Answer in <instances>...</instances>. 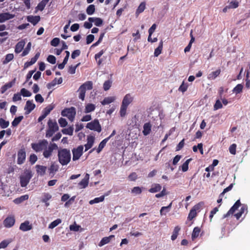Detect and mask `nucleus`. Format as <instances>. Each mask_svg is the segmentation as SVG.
I'll list each match as a JSON object with an SVG mask.
<instances>
[{"label": "nucleus", "mask_w": 250, "mask_h": 250, "mask_svg": "<svg viewBox=\"0 0 250 250\" xmlns=\"http://www.w3.org/2000/svg\"><path fill=\"white\" fill-rule=\"evenodd\" d=\"M31 146L36 152L43 151V156L47 159L52 156L54 150L58 148V146L55 143L49 145L48 142L46 139L40 140L37 143H32Z\"/></svg>", "instance_id": "nucleus-1"}, {"label": "nucleus", "mask_w": 250, "mask_h": 250, "mask_svg": "<svg viewBox=\"0 0 250 250\" xmlns=\"http://www.w3.org/2000/svg\"><path fill=\"white\" fill-rule=\"evenodd\" d=\"M58 151V161L62 165H67L71 161V151L70 149L60 148Z\"/></svg>", "instance_id": "nucleus-2"}, {"label": "nucleus", "mask_w": 250, "mask_h": 250, "mask_svg": "<svg viewBox=\"0 0 250 250\" xmlns=\"http://www.w3.org/2000/svg\"><path fill=\"white\" fill-rule=\"evenodd\" d=\"M133 101V98L130 94L128 93L124 97L120 107V114L121 116L124 117L126 114L127 107Z\"/></svg>", "instance_id": "nucleus-3"}, {"label": "nucleus", "mask_w": 250, "mask_h": 250, "mask_svg": "<svg viewBox=\"0 0 250 250\" xmlns=\"http://www.w3.org/2000/svg\"><path fill=\"white\" fill-rule=\"evenodd\" d=\"M93 88V82L92 81H88L83 83L78 90L79 92V99L83 101L84 100L86 90H91Z\"/></svg>", "instance_id": "nucleus-4"}, {"label": "nucleus", "mask_w": 250, "mask_h": 250, "mask_svg": "<svg viewBox=\"0 0 250 250\" xmlns=\"http://www.w3.org/2000/svg\"><path fill=\"white\" fill-rule=\"evenodd\" d=\"M76 113V109L74 106H71L70 108H65L61 112V115L62 116L67 117L68 120L71 122L74 120Z\"/></svg>", "instance_id": "nucleus-5"}, {"label": "nucleus", "mask_w": 250, "mask_h": 250, "mask_svg": "<svg viewBox=\"0 0 250 250\" xmlns=\"http://www.w3.org/2000/svg\"><path fill=\"white\" fill-rule=\"evenodd\" d=\"M86 127L90 130H94L100 133L102 131V126L99 123L98 119H94V120L88 123L86 125Z\"/></svg>", "instance_id": "nucleus-6"}, {"label": "nucleus", "mask_w": 250, "mask_h": 250, "mask_svg": "<svg viewBox=\"0 0 250 250\" xmlns=\"http://www.w3.org/2000/svg\"><path fill=\"white\" fill-rule=\"evenodd\" d=\"M72 160L75 161L79 160L83 152V146H79L77 148H74L72 149Z\"/></svg>", "instance_id": "nucleus-7"}, {"label": "nucleus", "mask_w": 250, "mask_h": 250, "mask_svg": "<svg viewBox=\"0 0 250 250\" xmlns=\"http://www.w3.org/2000/svg\"><path fill=\"white\" fill-rule=\"evenodd\" d=\"M26 160V150L23 147L20 148L17 152V163L19 165L23 164Z\"/></svg>", "instance_id": "nucleus-8"}, {"label": "nucleus", "mask_w": 250, "mask_h": 250, "mask_svg": "<svg viewBox=\"0 0 250 250\" xmlns=\"http://www.w3.org/2000/svg\"><path fill=\"white\" fill-rule=\"evenodd\" d=\"M32 176V175L31 172H28L25 175L21 176L20 183L22 187H25V186H27V185L29 183Z\"/></svg>", "instance_id": "nucleus-9"}, {"label": "nucleus", "mask_w": 250, "mask_h": 250, "mask_svg": "<svg viewBox=\"0 0 250 250\" xmlns=\"http://www.w3.org/2000/svg\"><path fill=\"white\" fill-rule=\"evenodd\" d=\"M240 206V200H237L235 204L232 206V207L230 208L227 214L224 215V218L228 217L229 216H230V215L233 214Z\"/></svg>", "instance_id": "nucleus-10"}, {"label": "nucleus", "mask_w": 250, "mask_h": 250, "mask_svg": "<svg viewBox=\"0 0 250 250\" xmlns=\"http://www.w3.org/2000/svg\"><path fill=\"white\" fill-rule=\"evenodd\" d=\"M201 204L202 203H199L198 204L194 206L192 209L190 210L188 215V219L189 220H192L194 217H196L197 213L196 210L200 209L201 207Z\"/></svg>", "instance_id": "nucleus-11"}, {"label": "nucleus", "mask_w": 250, "mask_h": 250, "mask_svg": "<svg viewBox=\"0 0 250 250\" xmlns=\"http://www.w3.org/2000/svg\"><path fill=\"white\" fill-rule=\"evenodd\" d=\"M15 223V218L13 216H8L5 219L4 221H3L4 226L6 228L12 227Z\"/></svg>", "instance_id": "nucleus-12"}, {"label": "nucleus", "mask_w": 250, "mask_h": 250, "mask_svg": "<svg viewBox=\"0 0 250 250\" xmlns=\"http://www.w3.org/2000/svg\"><path fill=\"white\" fill-rule=\"evenodd\" d=\"M36 107V104L33 103V101L28 100L25 103V106L24 107V110H25V114H28L32 111H33Z\"/></svg>", "instance_id": "nucleus-13"}, {"label": "nucleus", "mask_w": 250, "mask_h": 250, "mask_svg": "<svg viewBox=\"0 0 250 250\" xmlns=\"http://www.w3.org/2000/svg\"><path fill=\"white\" fill-rule=\"evenodd\" d=\"M95 137L94 136L89 135L87 137V143L84 145L85 151L91 148L94 143Z\"/></svg>", "instance_id": "nucleus-14"}, {"label": "nucleus", "mask_w": 250, "mask_h": 250, "mask_svg": "<svg viewBox=\"0 0 250 250\" xmlns=\"http://www.w3.org/2000/svg\"><path fill=\"white\" fill-rule=\"evenodd\" d=\"M32 225L28 221H25L21 224L19 229L23 231H27L32 229Z\"/></svg>", "instance_id": "nucleus-15"}, {"label": "nucleus", "mask_w": 250, "mask_h": 250, "mask_svg": "<svg viewBox=\"0 0 250 250\" xmlns=\"http://www.w3.org/2000/svg\"><path fill=\"white\" fill-rule=\"evenodd\" d=\"M15 15L9 13H1L0 14V22H3L7 20L12 19L15 17Z\"/></svg>", "instance_id": "nucleus-16"}, {"label": "nucleus", "mask_w": 250, "mask_h": 250, "mask_svg": "<svg viewBox=\"0 0 250 250\" xmlns=\"http://www.w3.org/2000/svg\"><path fill=\"white\" fill-rule=\"evenodd\" d=\"M89 174L87 173L86 174L83 179H82L78 184L81 188H85L88 186L89 183Z\"/></svg>", "instance_id": "nucleus-17"}, {"label": "nucleus", "mask_w": 250, "mask_h": 250, "mask_svg": "<svg viewBox=\"0 0 250 250\" xmlns=\"http://www.w3.org/2000/svg\"><path fill=\"white\" fill-rule=\"evenodd\" d=\"M25 44V42L24 41H21L18 42L15 47V52L16 53H19L23 49V47Z\"/></svg>", "instance_id": "nucleus-18"}, {"label": "nucleus", "mask_w": 250, "mask_h": 250, "mask_svg": "<svg viewBox=\"0 0 250 250\" xmlns=\"http://www.w3.org/2000/svg\"><path fill=\"white\" fill-rule=\"evenodd\" d=\"M48 128L50 129L53 130L55 132L58 131L59 130V126L56 122H53L51 119L48 121Z\"/></svg>", "instance_id": "nucleus-19"}, {"label": "nucleus", "mask_w": 250, "mask_h": 250, "mask_svg": "<svg viewBox=\"0 0 250 250\" xmlns=\"http://www.w3.org/2000/svg\"><path fill=\"white\" fill-rule=\"evenodd\" d=\"M36 168L38 174L41 176L44 175L47 170L46 166H42V165H37L36 166Z\"/></svg>", "instance_id": "nucleus-20"}, {"label": "nucleus", "mask_w": 250, "mask_h": 250, "mask_svg": "<svg viewBox=\"0 0 250 250\" xmlns=\"http://www.w3.org/2000/svg\"><path fill=\"white\" fill-rule=\"evenodd\" d=\"M26 19L28 21L31 22L33 25H37L40 20V17L39 16H29L27 17Z\"/></svg>", "instance_id": "nucleus-21"}, {"label": "nucleus", "mask_w": 250, "mask_h": 250, "mask_svg": "<svg viewBox=\"0 0 250 250\" xmlns=\"http://www.w3.org/2000/svg\"><path fill=\"white\" fill-rule=\"evenodd\" d=\"M88 20L90 22H94V25L96 26H101L103 23V20L100 18L90 17Z\"/></svg>", "instance_id": "nucleus-22"}, {"label": "nucleus", "mask_w": 250, "mask_h": 250, "mask_svg": "<svg viewBox=\"0 0 250 250\" xmlns=\"http://www.w3.org/2000/svg\"><path fill=\"white\" fill-rule=\"evenodd\" d=\"M114 235H110L109 236H105V237L103 238L101 240V241L99 243V246L101 247L105 245L106 244L109 243L111 239L114 238Z\"/></svg>", "instance_id": "nucleus-23"}, {"label": "nucleus", "mask_w": 250, "mask_h": 250, "mask_svg": "<svg viewBox=\"0 0 250 250\" xmlns=\"http://www.w3.org/2000/svg\"><path fill=\"white\" fill-rule=\"evenodd\" d=\"M151 125L150 123H145L143 126V133L146 136L151 132Z\"/></svg>", "instance_id": "nucleus-24"}, {"label": "nucleus", "mask_w": 250, "mask_h": 250, "mask_svg": "<svg viewBox=\"0 0 250 250\" xmlns=\"http://www.w3.org/2000/svg\"><path fill=\"white\" fill-rule=\"evenodd\" d=\"M161 189L162 186L160 184H154L149 189V192L150 193H156L160 191Z\"/></svg>", "instance_id": "nucleus-25"}, {"label": "nucleus", "mask_w": 250, "mask_h": 250, "mask_svg": "<svg viewBox=\"0 0 250 250\" xmlns=\"http://www.w3.org/2000/svg\"><path fill=\"white\" fill-rule=\"evenodd\" d=\"M15 82L12 81L9 83H6L3 86L0 88L1 93H4L8 89L11 88L14 84Z\"/></svg>", "instance_id": "nucleus-26"}, {"label": "nucleus", "mask_w": 250, "mask_h": 250, "mask_svg": "<svg viewBox=\"0 0 250 250\" xmlns=\"http://www.w3.org/2000/svg\"><path fill=\"white\" fill-rule=\"evenodd\" d=\"M108 140L109 138H105L100 143L98 147L96 149L98 153H100L103 150L104 147L106 146V143Z\"/></svg>", "instance_id": "nucleus-27"}, {"label": "nucleus", "mask_w": 250, "mask_h": 250, "mask_svg": "<svg viewBox=\"0 0 250 250\" xmlns=\"http://www.w3.org/2000/svg\"><path fill=\"white\" fill-rule=\"evenodd\" d=\"M221 70L220 69H218L217 70L212 71L211 73L208 74V79L210 80H214L216 78H217L220 74Z\"/></svg>", "instance_id": "nucleus-28"}, {"label": "nucleus", "mask_w": 250, "mask_h": 250, "mask_svg": "<svg viewBox=\"0 0 250 250\" xmlns=\"http://www.w3.org/2000/svg\"><path fill=\"white\" fill-rule=\"evenodd\" d=\"M163 41H161L159 44V46L155 48L154 52V56L155 57H158L162 53L163 51Z\"/></svg>", "instance_id": "nucleus-29"}, {"label": "nucleus", "mask_w": 250, "mask_h": 250, "mask_svg": "<svg viewBox=\"0 0 250 250\" xmlns=\"http://www.w3.org/2000/svg\"><path fill=\"white\" fill-rule=\"evenodd\" d=\"M104 52L105 51L104 50H102L94 56L95 60L97 61V64L98 65H100L102 63V60L100 59V58L104 54Z\"/></svg>", "instance_id": "nucleus-30"}, {"label": "nucleus", "mask_w": 250, "mask_h": 250, "mask_svg": "<svg viewBox=\"0 0 250 250\" xmlns=\"http://www.w3.org/2000/svg\"><path fill=\"white\" fill-rule=\"evenodd\" d=\"M59 169V165L55 162L52 163L49 168V172L54 173L58 171Z\"/></svg>", "instance_id": "nucleus-31"}, {"label": "nucleus", "mask_w": 250, "mask_h": 250, "mask_svg": "<svg viewBox=\"0 0 250 250\" xmlns=\"http://www.w3.org/2000/svg\"><path fill=\"white\" fill-rule=\"evenodd\" d=\"M181 230V228L179 226H176L174 228V229L173 230V233H172L171 235V240L174 241L178 237V235L179 234V232Z\"/></svg>", "instance_id": "nucleus-32"}, {"label": "nucleus", "mask_w": 250, "mask_h": 250, "mask_svg": "<svg viewBox=\"0 0 250 250\" xmlns=\"http://www.w3.org/2000/svg\"><path fill=\"white\" fill-rule=\"evenodd\" d=\"M200 231L201 229L199 227H196L194 229L191 234L192 240H194V239H196V238L198 237Z\"/></svg>", "instance_id": "nucleus-33"}, {"label": "nucleus", "mask_w": 250, "mask_h": 250, "mask_svg": "<svg viewBox=\"0 0 250 250\" xmlns=\"http://www.w3.org/2000/svg\"><path fill=\"white\" fill-rule=\"evenodd\" d=\"M95 109V105L93 104H88L85 106L84 112L89 113L94 111Z\"/></svg>", "instance_id": "nucleus-34"}, {"label": "nucleus", "mask_w": 250, "mask_h": 250, "mask_svg": "<svg viewBox=\"0 0 250 250\" xmlns=\"http://www.w3.org/2000/svg\"><path fill=\"white\" fill-rule=\"evenodd\" d=\"M146 9V2H141L136 11V14L137 15H139L140 13H142L145 9Z\"/></svg>", "instance_id": "nucleus-35"}, {"label": "nucleus", "mask_w": 250, "mask_h": 250, "mask_svg": "<svg viewBox=\"0 0 250 250\" xmlns=\"http://www.w3.org/2000/svg\"><path fill=\"white\" fill-rule=\"evenodd\" d=\"M104 200V196L103 195L99 197H96L92 200H90L89 204L93 205L96 203H99L100 202H103Z\"/></svg>", "instance_id": "nucleus-36"}, {"label": "nucleus", "mask_w": 250, "mask_h": 250, "mask_svg": "<svg viewBox=\"0 0 250 250\" xmlns=\"http://www.w3.org/2000/svg\"><path fill=\"white\" fill-rule=\"evenodd\" d=\"M115 100L114 97H108L104 98V100L101 102L103 105H105L113 102Z\"/></svg>", "instance_id": "nucleus-37"}, {"label": "nucleus", "mask_w": 250, "mask_h": 250, "mask_svg": "<svg viewBox=\"0 0 250 250\" xmlns=\"http://www.w3.org/2000/svg\"><path fill=\"white\" fill-rule=\"evenodd\" d=\"M28 195H27V194L21 196V197H20L19 198H17L15 199L14 202L16 204H19L22 203V202H23V201L26 200L27 199H28Z\"/></svg>", "instance_id": "nucleus-38"}, {"label": "nucleus", "mask_w": 250, "mask_h": 250, "mask_svg": "<svg viewBox=\"0 0 250 250\" xmlns=\"http://www.w3.org/2000/svg\"><path fill=\"white\" fill-rule=\"evenodd\" d=\"M73 128L72 126H70L68 128H63L62 130V132L63 134L69 135L72 136L73 135Z\"/></svg>", "instance_id": "nucleus-39"}, {"label": "nucleus", "mask_w": 250, "mask_h": 250, "mask_svg": "<svg viewBox=\"0 0 250 250\" xmlns=\"http://www.w3.org/2000/svg\"><path fill=\"white\" fill-rule=\"evenodd\" d=\"M23 119V116H19L18 117H16L15 118L14 120L12 123V125L13 126H17L20 122L21 121V120Z\"/></svg>", "instance_id": "nucleus-40"}, {"label": "nucleus", "mask_w": 250, "mask_h": 250, "mask_svg": "<svg viewBox=\"0 0 250 250\" xmlns=\"http://www.w3.org/2000/svg\"><path fill=\"white\" fill-rule=\"evenodd\" d=\"M95 11V7L94 5L93 4H91L89 5L86 9V13L88 15H92L94 14Z\"/></svg>", "instance_id": "nucleus-41"}, {"label": "nucleus", "mask_w": 250, "mask_h": 250, "mask_svg": "<svg viewBox=\"0 0 250 250\" xmlns=\"http://www.w3.org/2000/svg\"><path fill=\"white\" fill-rule=\"evenodd\" d=\"M192 161V159L190 158L187 160L184 163H183L181 166L182 170L183 172L188 171V164L190 161Z\"/></svg>", "instance_id": "nucleus-42"}, {"label": "nucleus", "mask_w": 250, "mask_h": 250, "mask_svg": "<svg viewBox=\"0 0 250 250\" xmlns=\"http://www.w3.org/2000/svg\"><path fill=\"white\" fill-rule=\"evenodd\" d=\"M172 202H171L168 206L162 207L160 210V214L161 215L166 214V212H168L169 209L171 208Z\"/></svg>", "instance_id": "nucleus-43"}, {"label": "nucleus", "mask_w": 250, "mask_h": 250, "mask_svg": "<svg viewBox=\"0 0 250 250\" xmlns=\"http://www.w3.org/2000/svg\"><path fill=\"white\" fill-rule=\"evenodd\" d=\"M53 105L51 104L48 105L46 107L43 109L42 112L47 116L48 114H49V113L53 109Z\"/></svg>", "instance_id": "nucleus-44"}, {"label": "nucleus", "mask_w": 250, "mask_h": 250, "mask_svg": "<svg viewBox=\"0 0 250 250\" xmlns=\"http://www.w3.org/2000/svg\"><path fill=\"white\" fill-rule=\"evenodd\" d=\"M62 220L61 219H57L53 222H52L50 224H49V229H52L57 227V225L61 223Z\"/></svg>", "instance_id": "nucleus-45"}, {"label": "nucleus", "mask_w": 250, "mask_h": 250, "mask_svg": "<svg viewBox=\"0 0 250 250\" xmlns=\"http://www.w3.org/2000/svg\"><path fill=\"white\" fill-rule=\"evenodd\" d=\"M13 54H8L5 56V58L3 62V64H7L14 59Z\"/></svg>", "instance_id": "nucleus-46"}, {"label": "nucleus", "mask_w": 250, "mask_h": 250, "mask_svg": "<svg viewBox=\"0 0 250 250\" xmlns=\"http://www.w3.org/2000/svg\"><path fill=\"white\" fill-rule=\"evenodd\" d=\"M21 95L24 97H29L32 95L31 92L24 88H23L21 90Z\"/></svg>", "instance_id": "nucleus-47"}, {"label": "nucleus", "mask_w": 250, "mask_h": 250, "mask_svg": "<svg viewBox=\"0 0 250 250\" xmlns=\"http://www.w3.org/2000/svg\"><path fill=\"white\" fill-rule=\"evenodd\" d=\"M31 46V43L30 42H28L26 46L25 47V49H24L23 51L22 52V54H21V56L23 57L27 55L28 54L30 50Z\"/></svg>", "instance_id": "nucleus-48"}, {"label": "nucleus", "mask_w": 250, "mask_h": 250, "mask_svg": "<svg viewBox=\"0 0 250 250\" xmlns=\"http://www.w3.org/2000/svg\"><path fill=\"white\" fill-rule=\"evenodd\" d=\"M9 125V122L6 121L2 118H0V126L2 128H5L8 127Z\"/></svg>", "instance_id": "nucleus-49"}, {"label": "nucleus", "mask_w": 250, "mask_h": 250, "mask_svg": "<svg viewBox=\"0 0 250 250\" xmlns=\"http://www.w3.org/2000/svg\"><path fill=\"white\" fill-rule=\"evenodd\" d=\"M38 160V157L36 154H34V153H32L29 158V161L31 164L33 165L35 164L36 161Z\"/></svg>", "instance_id": "nucleus-50"}, {"label": "nucleus", "mask_w": 250, "mask_h": 250, "mask_svg": "<svg viewBox=\"0 0 250 250\" xmlns=\"http://www.w3.org/2000/svg\"><path fill=\"white\" fill-rule=\"evenodd\" d=\"M43 197L42 199V203H46L51 198V195L48 193H43L42 194Z\"/></svg>", "instance_id": "nucleus-51"}, {"label": "nucleus", "mask_w": 250, "mask_h": 250, "mask_svg": "<svg viewBox=\"0 0 250 250\" xmlns=\"http://www.w3.org/2000/svg\"><path fill=\"white\" fill-rule=\"evenodd\" d=\"M243 88V85L241 84H237L232 90V91L236 94L240 93L242 92Z\"/></svg>", "instance_id": "nucleus-52"}, {"label": "nucleus", "mask_w": 250, "mask_h": 250, "mask_svg": "<svg viewBox=\"0 0 250 250\" xmlns=\"http://www.w3.org/2000/svg\"><path fill=\"white\" fill-rule=\"evenodd\" d=\"M142 191V188L139 187H135L131 189V193L135 195L140 194Z\"/></svg>", "instance_id": "nucleus-53"}, {"label": "nucleus", "mask_w": 250, "mask_h": 250, "mask_svg": "<svg viewBox=\"0 0 250 250\" xmlns=\"http://www.w3.org/2000/svg\"><path fill=\"white\" fill-rule=\"evenodd\" d=\"M112 82L110 80L105 81L104 83V91H107L110 89L111 86Z\"/></svg>", "instance_id": "nucleus-54"}, {"label": "nucleus", "mask_w": 250, "mask_h": 250, "mask_svg": "<svg viewBox=\"0 0 250 250\" xmlns=\"http://www.w3.org/2000/svg\"><path fill=\"white\" fill-rule=\"evenodd\" d=\"M47 60L50 63L52 64H54L56 62V57L52 55H49L48 56V57L47 58Z\"/></svg>", "instance_id": "nucleus-55"}, {"label": "nucleus", "mask_w": 250, "mask_h": 250, "mask_svg": "<svg viewBox=\"0 0 250 250\" xmlns=\"http://www.w3.org/2000/svg\"><path fill=\"white\" fill-rule=\"evenodd\" d=\"M222 104L221 103V102L220 101V100H217L215 104H214V106H213V108H214V110H218L219 109H221L222 108Z\"/></svg>", "instance_id": "nucleus-56"}, {"label": "nucleus", "mask_w": 250, "mask_h": 250, "mask_svg": "<svg viewBox=\"0 0 250 250\" xmlns=\"http://www.w3.org/2000/svg\"><path fill=\"white\" fill-rule=\"evenodd\" d=\"M59 123L61 127H65L67 125V122L65 118L61 117L59 119Z\"/></svg>", "instance_id": "nucleus-57"}, {"label": "nucleus", "mask_w": 250, "mask_h": 250, "mask_svg": "<svg viewBox=\"0 0 250 250\" xmlns=\"http://www.w3.org/2000/svg\"><path fill=\"white\" fill-rule=\"evenodd\" d=\"M80 228V226H79V225H76L75 223L74 225H70L69 229L71 231H78L79 230Z\"/></svg>", "instance_id": "nucleus-58"}, {"label": "nucleus", "mask_w": 250, "mask_h": 250, "mask_svg": "<svg viewBox=\"0 0 250 250\" xmlns=\"http://www.w3.org/2000/svg\"><path fill=\"white\" fill-rule=\"evenodd\" d=\"M237 146L236 144H232L230 146L229 148V150L230 153L232 155H235L236 154V148Z\"/></svg>", "instance_id": "nucleus-59"}, {"label": "nucleus", "mask_w": 250, "mask_h": 250, "mask_svg": "<svg viewBox=\"0 0 250 250\" xmlns=\"http://www.w3.org/2000/svg\"><path fill=\"white\" fill-rule=\"evenodd\" d=\"M80 63L76 64L75 66H70L68 68V72L70 74H74L75 73L76 68L80 65Z\"/></svg>", "instance_id": "nucleus-60"}, {"label": "nucleus", "mask_w": 250, "mask_h": 250, "mask_svg": "<svg viewBox=\"0 0 250 250\" xmlns=\"http://www.w3.org/2000/svg\"><path fill=\"white\" fill-rule=\"evenodd\" d=\"M94 40V35L89 34L86 36V42L87 44L91 43Z\"/></svg>", "instance_id": "nucleus-61"}, {"label": "nucleus", "mask_w": 250, "mask_h": 250, "mask_svg": "<svg viewBox=\"0 0 250 250\" xmlns=\"http://www.w3.org/2000/svg\"><path fill=\"white\" fill-rule=\"evenodd\" d=\"M60 42V39H59L58 38H55L53 39L50 42V44L52 46H57L58 45V44H59Z\"/></svg>", "instance_id": "nucleus-62"}, {"label": "nucleus", "mask_w": 250, "mask_h": 250, "mask_svg": "<svg viewBox=\"0 0 250 250\" xmlns=\"http://www.w3.org/2000/svg\"><path fill=\"white\" fill-rule=\"evenodd\" d=\"M46 4L44 2V1L42 0L41 1V2H40L37 5V8L38 10H40V11H42L43 10L45 6H46Z\"/></svg>", "instance_id": "nucleus-63"}, {"label": "nucleus", "mask_w": 250, "mask_h": 250, "mask_svg": "<svg viewBox=\"0 0 250 250\" xmlns=\"http://www.w3.org/2000/svg\"><path fill=\"white\" fill-rule=\"evenodd\" d=\"M188 89V85L185 84L184 82H183L181 86L179 87L178 90L183 92H185Z\"/></svg>", "instance_id": "nucleus-64"}]
</instances>
